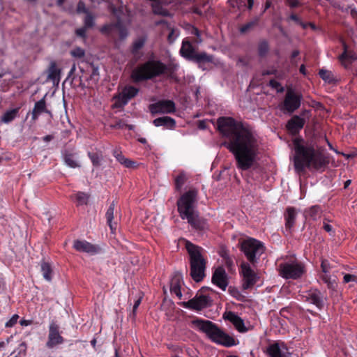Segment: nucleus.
Here are the masks:
<instances>
[{
	"mask_svg": "<svg viewBox=\"0 0 357 357\" xmlns=\"http://www.w3.org/2000/svg\"><path fill=\"white\" fill-rule=\"evenodd\" d=\"M217 127L222 137L228 140L222 145L234 155L236 167L241 171L252 168L257 161L259 149L253 131L231 117H220Z\"/></svg>",
	"mask_w": 357,
	"mask_h": 357,
	"instance_id": "nucleus-1",
	"label": "nucleus"
},
{
	"mask_svg": "<svg viewBox=\"0 0 357 357\" xmlns=\"http://www.w3.org/2000/svg\"><path fill=\"white\" fill-rule=\"evenodd\" d=\"M295 155L294 169L298 174L305 172L306 169L319 170L328 163V158L322 153L313 140L304 141L301 137L293 140Z\"/></svg>",
	"mask_w": 357,
	"mask_h": 357,
	"instance_id": "nucleus-2",
	"label": "nucleus"
},
{
	"mask_svg": "<svg viewBox=\"0 0 357 357\" xmlns=\"http://www.w3.org/2000/svg\"><path fill=\"white\" fill-rule=\"evenodd\" d=\"M178 68V66L175 63L166 65L160 60L149 59L132 70L131 78L135 82L153 79L162 75L172 78Z\"/></svg>",
	"mask_w": 357,
	"mask_h": 357,
	"instance_id": "nucleus-3",
	"label": "nucleus"
},
{
	"mask_svg": "<svg viewBox=\"0 0 357 357\" xmlns=\"http://www.w3.org/2000/svg\"><path fill=\"white\" fill-rule=\"evenodd\" d=\"M192 325L204 333L213 342L231 347L238 344V340L225 333L217 324L209 321L196 318L192 321Z\"/></svg>",
	"mask_w": 357,
	"mask_h": 357,
	"instance_id": "nucleus-4",
	"label": "nucleus"
},
{
	"mask_svg": "<svg viewBox=\"0 0 357 357\" xmlns=\"http://www.w3.org/2000/svg\"><path fill=\"white\" fill-rule=\"evenodd\" d=\"M186 249L190 255V275L195 282H199L205 277L206 269V261L201 254V248L187 242Z\"/></svg>",
	"mask_w": 357,
	"mask_h": 357,
	"instance_id": "nucleus-5",
	"label": "nucleus"
},
{
	"mask_svg": "<svg viewBox=\"0 0 357 357\" xmlns=\"http://www.w3.org/2000/svg\"><path fill=\"white\" fill-rule=\"evenodd\" d=\"M180 54L187 60L196 63L203 70H206V68L204 67L205 63L213 62V55L205 52H197L194 46L188 40H183Z\"/></svg>",
	"mask_w": 357,
	"mask_h": 357,
	"instance_id": "nucleus-6",
	"label": "nucleus"
},
{
	"mask_svg": "<svg viewBox=\"0 0 357 357\" xmlns=\"http://www.w3.org/2000/svg\"><path fill=\"white\" fill-rule=\"evenodd\" d=\"M240 250L248 261L255 266L265 252L266 248L261 241L253 238H248L241 242Z\"/></svg>",
	"mask_w": 357,
	"mask_h": 357,
	"instance_id": "nucleus-7",
	"label": "nucleus"
},
{
	"mask_svg": "<svg viewBox=\"0 0 357 357\" xmlns=\"http://www.w3.org/2000/svg\"><path fill=\"white\" fill-rule=\"evenodd\" d=\"M197 191L190 190L185 192L177 201L178 211L182 220L197 212L196 210Z\"/></svg>",
	"mask_w": 357,
	"mask_h": 357,
	"instance_id": "nucleus-8",
	"label": "nucleus"
},
{
	"mask_svg": "<svg viewBox=\"0 0 357 357\" xmlns=\"http://www.w3.org/2000/svg\"><path fill=\"white\" fill-rule=\"evenodd\" d=\"M304 272L305 267L301 263H282L279 266L280 275L285 279L297 280Z\"/></svg>",
	"mask_w": 357,
	"mask_h": 357,
	"instance_id": "nucleus-9",
	"label": "nucleus"
},
{
	"mask_svg": "<svg viewBox=\"0 0 357 357\" xmlns=\"http://www.w3.org/2000/svg\"><path fill=\"white\" fill-rule=\"evenodd\" d=\"M302 95L295 93L293 90L289 89L285 95L281 110L284 113L289 114L297 110L301 104Z\"/></svg>",
	"mask_w": 357,
	"mask_h": 357,
	"instance_id": "nucleus-10",
	"label": "nucleus"
},
{
	"mask_svg": "<svg viewBox=\"0 0 357 357\" xmlns=\"http://www.w3.org/2000/svg\"><path fill=\"white\" fill-rule=\"evenodd\" d=\"M211 301L208 296L197 293L193 298L181 302L179 305L184 308L199 311L210 306Z\"/></svg>",
	"mask_w": 357,
	"mask_h": 357,
	"instance_id": "nucleus-11",
	"label": "nucleus"
},
{
	"mask_svg": "<svg viewBox=\"0 0 357 357\" xmlns=\"http://www.w3.org/2000/svg\"><path fill=\"white\" fill-rule=\"evenodd\" d=\"M241 273L243 275L242 287L243 289H249L253 287L258 282L259 275L252 269L248 262H243L241 265Z\"/></svg>",
	"mask_w": 357,
	"mask_h": 357,
	"instance_id": "nucleus-12",
	"label": "nucleus"
},
{
	"mask_svg": "<svg viewBox=\"0 0 357 357\" xmlns=\"http://www.w3.org/2000/svg\"><path fill=\"white\" fill-rule=\"evenodd\" d=\"M149 109L152 115L158 114H172L176 110L174 101L170 100H162L149 106Z\"/></svg>",
	"mask_w": 357,
	"mask_h": 357,
	"instance_id": "nucleus-13",
	"label": "nucleus"
},
{
	"mask_svg": "<svg viewBox=\"0 0 357 357\" xmlns=\"http://www.w3.org/2000/svg\"><path fill=\"white\" fill-rule=\"evenodd\" d=\"M100 31L102 34L109 36H113L116 31L121 40H124L128 36V31L120 19L116 22L105 24Z\"/></svg>",
	"mask_w": 357,
	"mask_h": 357,
	"instance_id": "nucleus-14",
	"label": "nucleus"
},
{
	"mask_svg": "<svg viewBox=\"0 0 357 357\" xmlns=\"http://www.w3.org/2000/svg\"><path fill=\"white\" fill-rule=\"evenodd\" d=\"M302 296L304 301L314 305L319 310L324 308L326 298L317 289H311L304 292Z\"/></svg>",
	"mask_w": 357,
	"mask_h": 357,
	"instance_id": "nucleus-15",
	"label": "nucleus"
},
{
	"mask_svg": "<svg viewBox=\"0 0 357 357\" xmlns=\"http://www.w3.org/2000/svg\"><path fill=\"white\" fill-rule=\"evenodd\" d=\"M64 339L59 333V326L56 321H52L49 326L48 340L46 347L52 349L55 346L63 343Z\"/></svg>",
	"mask_w": 357,
	"mask_h": 357,
	"instance_id": "nucleus-16",
	"label": "nucleus"
},
{
	"mask_svg": "<svg viewBox=\"0 0 357 357\" xmlns=\"http://www.w3.org/2000/svg\"><path fill=\"white\" fill-rule=\"evenodd\" d=\"M212 283L225 291L228 286V275L222 266H218L214 271L212 278Z\"/></svg>",
	"mask_w": 357,
	"mask_h": 357,
	"instance_id": "nucleus-17",
	"label": "nucleus"
},
{
	"mask_svg": "<svg viewBox=\"0 0 357 357\" xmlns=\"http://www.w3.org/2000/svg\"><path fill=\"white\" fill-rule=\"evenodd\" d=\"M305 123L304 118L294 115L287 123L286 128L287 130L293 135H296L303 128Z\"/></svg>",
	"mask_w": 357,
	"mask_h": 357,
	"instance_id": "nucleus-18",
	"label": "nucleus"
},
{
	"mask_svg": "<svg viewBox=\"0 0 357 357\" xmlns=\"http://www.w3.org/2000/svg\"><path fill=\"white\" fill-rule=\"evenodd\" d=\"M73 248L78 252H86L90 255L97 254L99 248L84 240H75L73 243Z\"/></svg>",
	"mask_w": 357,
	"mask_h": 357,
	"instance_id": "nucleus-19",
	"label": "nucleus"
},
{
	"mask_svg": "<svg viewBox=\"0 0 357 357\" xmlns=\"http://www.w3.org/2000/svg\"><path fill=\"white\" fill-rule=\"evenodd\" d=\"M188 223L195 229L197 231H205L208 229V225L207 224L206 220L200 217L199 215V212L195 213L191 216L188 217L185 219Z\"/></svg>",
	"mask_w": 357,
	"mask_h": 357,
	"instance_id": "nucleus-20",
	"label": "nucleus"
},
{
	"mask_svg": "<svg viewBox=\"0 0 357 357\" xmlns=\"http://www.w3.org/2000/svg\"><path fill=\"white\" fill-rule=\"evenodd\" d=\"M267 353L271 357H289L290 353L284 344L274 343L267 348Z\"/></svg>",
	"mask_w": 357,
	"mask_h": 357,
	"instance_id": "nucleus-21",
	"label": "nucleus"
},
{
	"mask_svg": "<svg viewBox=\"0 0 357 357\" xmlns=\"http://www.w3.org/2000/svg\"><path fill=\"white\" fill-rule=\"evenodd\" d=\"M343 49L344 51L342 54L339 56V60L342 65H343L344 68H347L357 59V54L355 52L349 50L348 46L344 43H343Z\"/></svg>",
	"mask_w": 357,
	"mask_h": 357,
	"instance_id": "nucleus-22",
	"label": "nucleus"
},
{
	"mask_svg": "<svg viewBox=\"0 0 357 357\" xmlns=\"http://www.w3.org/2000/svg\"><path fill=\"white\" fill-rule=\"evenodd\" d=\"M297 212L294 207H287L284 214L285 220V229L287 234L291 232L296 219Z\"/></svg>",
	"mask_w": 357,
	"mask_h": 357,
	"instance_id": "nucleus-23",
	"label": "nucleus"
},
{
	"mask_svg": "<svg viewBox=\"0 0 357 357\" xmlns=\"http://www.w3.org/2000/svg\"><path fill=\"white\" fill-rule=\"evenodd\" d=\"M224 319L229 320L233 324L236 329L240 333H244L248 331L245 326L243 320L233 312H229L224 315Z\"/></svg>",
	"mask_w": 357,
	"mask_h": 357,
	"instance_id": "nucleus-24",
	"label": "nucleus"
},
{
	"mask_svg": "<svg viewBox=\"0 0 357 357\" xmlns=\"http://www.w3.org/2000/svg\"><path fill=\"white\" fill-rule=\"evenodd\" d=\"M47 73V79L51 80L54 84L58 85L61 79V70L57 67L55 61L50 62Z\"/></svg>",
	"mask_w": 357,
	"mask_h": 357,
	"instance_id": "nucleus-25",
	"label": "nucleus"
},
{
	"mask_svg": "<svg viewBox=\"0 0 357 357\" xmlns=\"http://www.w3.org/2000/svg\"><path fill=\"white\" fill-rule=\"evenodd\" d=\"M153 123L156 127L163 126L167 129H174L176 126V121L170 116L159 117L153 120Z\"/></svg>",
	"mask_w": 357,
	"mask_h": 357,
	"instance_id": "nucleus-26",
	"label": "nucleus"
},
{
	"mask_svg": "<svg viewBox=\"0 0 357 357\" xmlns=\"http://www.w3.org/2000/svg\"><path fill=\"white\" fill-rule=\"evenodd\" d=\"M146 41L145 36H141L135 40L131 47V53L137 59H139L142 54L140 50L144 47Z\"/></svg>",
	"mask_w": 357,
	"mask_h": 357,
	"instance_id": "nucleus-27",
	"label": "nucleus"
},
{
	"mask_svg": "<svg viewBox=\"0 0 357 357\" xmlns=\"http://www.w3.org/2000/svg\"><path fill=\"white\" fill-rule=\"evenodd\" d=\"M181 275L176 273L172 278L170 285L171 293L176 294L179 299H181L182 297V293L181 291Z\"/></svg>",
	"mask_w": 357,
	"mask_h": 357,
	"instance_id": "nucleus-28",
	"label": "nucleus"
},
{
	"mask_svg": "<svg viewBox=\"0 0 357 357\" xmlns=\"http://www.w3.org/2000/svg\"><path fill=\"white\" fill-rule=\"evenodd\" d=\"M115 205H116L115 202L113 201L110 204L109 208L107 210L106 214H105V217L107 219V223L109 225L112 232H113V233L116 229V227H117V222H113V219L114 218V213Z\"/></svg>",
	"mask_w": 357,
	"mask_h": 357,
	"instance_id": "nucleus-29",
	"label": "nucleus"
},
{
	"mask_svg": "<svg viewBox=\"0 0 357 357\" xmlns=\"http://www.w3.org/2000/svg\"><path fill=\"white\" fill-rule=\"evenodd\" d=\"M114 157L116 160L127 168H131L135 167L136 162L126 158L119 149H114L112 153Z\"/></svg>",
	"mask_w": 357,
	"mask_h": 357,
	"instance_id": "nucleus-30",
	"label": "nucleus"
},
{
	"mask_svg": "<svg viewBox=\"0 0 357 357\" xmlns=\"http://www.w3.org/2000/svg\"><path fill=\"white\" fill-rule=\"evenodd\" d=\"M162 3H167V0H152V9L155 14L167 16L169 12L162 6Z\"/></svg>",
	"mask_w": 357,
	"mask_h": 357,
	"instance_id": "nucleus-31",
	"label": "nucleus"
},
{
	"mask_svg": "<svg viewBox=\"0 0 357 357\" xmlns=\"http://www.w3.org/2000/svg\"><path fill=\"white\" fill-rule=\"evenodd\" d=\"M321 208L318 205H314L304 211L305 217H310L312 220H317L321 214Z\"/></svg>",
	"mask_w": 357,
	"mask_h": 357,
	"instance_id": "nucleus-32",
	"label": "nucleus"
},
{
	"mask_svg": "<svg viewBox=\"0 0 357 357\" xmlns=\"http://www.w3.org/2000/svg\"><path fill=\"white\" fill-rule=\"evenodd\" d=\"M113 98L115 100V102L114 104V107L115 108H122L127 105L129 101L122 91L114 96Z\"/></svg>",
	"mask_w": 357,
	"mask_h": 357,
	"instance_id": "nucleus-33",
	"label": "nucleus"
},
{
	"mask_svg": "<svg viewBox=\"0 0 357 357\" xmlns=\"http://www.w3.org/2000/svg\"><path fill=\"white\" fill-rule=\"evenodd\" d=\"M40 269L43 278L47 281H51L52 269L50 264L46 261H42L40 264Z\"/></svg>",
	"mask_w": 357,
	"mask_h": 357,
	"instance_id": "nucleus-34",
	"label": "nucleus"
},
{
	"mask_svg": "<svg viewBox=\"0 0 357 357\" xmlns=\"http://www.w3.org/2000/svg\"><path fill=\"white\" fill-rule=\"evenodd\" d=\"M319 75L325 82L328 84H331L335 82L334 75L330 70L321 69L319 71Z\"/></svg>",
	"mask_w": 357,
	"mask_h": 357,
	"instance_id": "nucleus-35",
	"label": "nucleus"
},
{
	"mask_svg": "<svg viewBox=\"0 0 357 357\" xmlns=\"http://www.w3.org/2000/svg\"><path fill=\"white\" fill-rule=\"evenodd\" d=\"M18 113V109H13L11 110L6 112L1 116V121L5 123H8L13 121Z\"/></svg>",
	"mask_w": 357,
	"mask_h": 357,
	"instance_id": "nucleus-36",
	"label": "nucleus"
},
{
	"mask_svg": "<svg viewBox=\"0 0 357 357\" xmlns=\"http://www.w3.org/2000/svg\"><path fill=\"white\" fill-rule=\"evenodd\" d=\"M45 97L46 95L42 99L35 103L34 107L33 109L35 112H37L39 114H42L43 112L50 113L46 107Z\"/></svg>",
	"mask_w": 357,
	"mask_h": 357,
	"instance_id": "nucleus-37",
	"label": "nucleus"
},
{
	"mask_svg": "<svg viewBox=\"0 0 357 357\" xmlns=\"http://www.w3.org/2000/svg\"><path fill=\"white\" fill-rule=\"evenodd\" d=\"M88 156L93 166L99 167L100 165L102 159V155L100 152H89Z\"/></svg>",
	"mask_w": 357,
	"mask_h": 357,
	"instance_id": "nucleus-38",
	"label": "nucleus"
},
{
	"mask_svg": "<svg viewBox=\"0 0 357 357\" xmlns=\"http://www.w3.org/2000/svg\"><path fill=\"white\" fill-rule=\"evenodd\" d=\"M322 281L327 284L329 289L334 290L337 287V283L335 280H332L328 273H324L320 276Z\"/></svg>",
	"mask_w": 357,
	"mask_h": 357,
	"instance_id": "nucleus-39",
	"label": "nucleus"
},
{
	"mask_svg": "<svg viewBox=\"0 0 357 357\" xmlns=\"http://www.w3.org/2000/svg\"><path fill=\"white\" fill-rule=\"evenodd\" d=\"M259 21V18L258 17H255L250 22L246 23L245 24L243 25L240 28V32L241 33H245L252 29L253 27L257 26L258 24V22Z\"/></svg>",
	"mask_w": 357,
	"mask_h": 357,
	"instance_id": "nucleus-40",
	"label": "nucleus"
},
{
	"mask_svg": "<svg viewBox=\"0 0 357 357\" xmlns=\"http://www.w3.org/2000/svg\"><path fill=\"white\" fill-rule=\"evenodd\" d=\"M138 91L139 89L132 86L124 87L122 90V93L125 94L129 100L134 98L138 93Z\"/></svg>",
	"mask_w": 357,
	"mask_h": 357,
	"instance_id": "nucleus-41",
	"label": "nucleus"
},
{
	"mask_svg": "<svg viewBox=\"0 0 357 357\" xmlns=\"http://www.w3.org/2000/svg\"><path fill=\"white\" fill-rule=\"evenodd\" d=\"M63 160L65 163L72 168L78 167L77 162L74 160L73 155L70 153L66 151L63 153Z\"/></svg>",
	"mask_w": 357,
	"mask_h": 357,
	"instance_id": "nucleus-42",
	"label": "nucleus"
},
{
	"mask_svg": "<svg viewBox=\"0 0 357 357\" xmlns=\"http://www.w3.org/2000/svg\"><path fill=\"white\" fill-rule=\"evenodd\" d=\"M95 25V17L92 14L91 12H89L88 14H86L84 19V26L87 29H91Z\"/></svg>",
	"mask_w": 357,
	"mask_h": 357,
	"instance_id": "nucleus-43",
	"label": "nucleus"
},
{
	"mask_svg": "<svg viewBox=\"0 0 357 357\" xmlns=\"http://www.w3.org/2000/svg\"><path fill=\"white\" fill-rule=\"evenodd\" d=\"M269 50V45L266 40H262L258 45V54L261 57L265 56Z\"/></svg>",
	"mask_w": 357,
	"mask_h": 357,
	"instance_id": "nucleus-44",
	"label": "nucleus"
},
{
	"mask_svg": "<svg viewBox=\"0 0 357 357\" xmlns=\"http://www.w3.org/2000/svg\"><path fill=\"white\" fill-rule=\"evenodd\" d=\"M75 197L79 205L86 204L88 202L89 196L84 192H79L75 195Z\"/></svg>",
	"mask_w": 357,
	"mask_h": 357,
	"instance_id": "nucleus-45",
	"label": "nucleus"
},
{
	"mask_svg": "<svg viewBox=\"0 0 357 357\" xmlns=\"http://www.w3.org/2000/svg\"><path fill=\"white\" fill-rule=\"evenodd\" d=\"M186 181L185 175L183 173L179 174L175 178V188L176 190H181Z\"/></svg>",
	"mask_w": 357,
	"mask_h": 357,
	"instance_id": "nucleus-46",
	"label": "nucleus"
},
{
	"mask_svg": "<svg viewBox=\"0 0 357 357\" xmlns=\"http://www.w3.org/2000/svg\"><path fill=\"white\" fill-rule=\"evenodd\" d=\"M70 54L75 58L81 59L85 56V51L79 47H77L70 51Z\"/></svg>",
	"mask_w": 357,
	"mask_h": 357,
	"instance_id": "nucleus-47",
	"label": "nucleus"
},
{
	"mask_svg": "<svg viewBox=\"0 0 357 357\" xmlns=\"http://www.w3.org/2000/svg\"><path fill=\"white\" fill-rule=\"evenodd\" d=\"M76 11L77 13L88 14L90 11L86 7L85 3L82 1H79L77 5Z\"/></svg>",
	"mask_w": 357,
	"mask_h": 357,
	"instance_id": "nucleus-48",
	"label": "nucleus"
},
{
	"mask_svg": "<svg viewBox=\"0 0 357 357\" xmlns=\"http://www.w3.org/2000/svg\"><path fill=\"white\" fill-rule=\"evenodd\" d=\"M269 86L273 89H275L279 93L284 91V87L281 86L280 82L275 80L274 79H272L269 81Z\"/></svg>",
	"mask_w": 357,
	"mask_h": 357,
	"instance_id": "nucleus-49",
	"label": "nucleus"
},
{
	"mask_svg": "<svg viewBox=\"0 0 357 357\" xmlns=\"http://www.w3.org/2000/svg\"><path fill=\"white\" fill-rule=\"evenodd\" d=\"M321 268L324 273H328L331 269V265L328 260L323 259L321 261Z\"/></svg>",
	"mask_w": 357,
	"mask_h": 357,
	"instance_id": "nucleus-50",
	"label": "nucleus"
},
{
	"mask_svg": "<svg viewBox=\"0 0 357 357\" xmlns=\"http://www.w3.org/2000/svg\"><path fill=\"white\" fill-rule=\"evenodd\" d=\"M191 33L195 35L197 37V38L195 40L196 43L199 44L202 42V39L201 35H200V31L197 28L192 26V30H191Z\"/></svg>",
	"mask_w": 357,
	"mask_h": 357,
	"instance_id": "nucleus-51",
	"label": "nucleus"
},
{
	"mask_svg": "<svg viewBox=\"0 0 357 357\" xmlns=\"http://www.w3.org/2000/svg\"><path fill=\"white\" fill-rule=\"evenodd\" d=\"M87 28L85 27V26H82V27H80L79 29H77L75 30V33L77 36L79 37H81L84 39H85L86 38V31H87Z\"/></svg>",
	"mask_w": 357,
	"mask_h": 357,
	"instance_id": "nucleus-52",
	"label": "nucleus"
},
{
	"mask_svg": "<svg viewBox=\"0 0 357 357\" xmlns=\"http://www.w3.org/2000/svg\"><path fill=\"white\" fill-rule=\"evenodd\" d=\"M142 296H140L135 301V303H134V305L132 307V313L130 314V317L132 316V319H135V315H136V312H137V310L139 307V305H140L141 303V301H142Z\"/></svg>",
	"mask_w": 357,
	"mask_h": 357,
	"instance_id": "nucleus-53",
	"label": "nucleus"
},
{
	"mask_svg": "<svg viewBox=\"0 0 357 357\" xmlns=\"http://www.w3.org/2000/svg\"><path fill=\"white\" fill-rule=\"evenodd\" d=\"M289 19L294 21L296 23L300 24L304 29L307 27V24L302 22L300 18L296 14L292 13L291 15H290Z\"/></svg>",
	"mask_w": 357,
	"mask_h": 357,
	"instance_id": "nucleus-54",
	"label": "nucleus"
},
{
	"mask_svg": "<svg viewBox=\"0 0 357 357\" xmlns=\"http://www.w3.org/2000/svg\"><path fill=\"white\" fill-rule=\"evenodd\" d=\"M343 281L344 283H348L351 281L357 282V276L351 274H345L343 278Z\"/></svg>",
	"mask_w": 357,
	"mask_h": 357,
	"instance_id": "nucleus-55",
	"label": "nucleus"
},
{
	"mask_svg": "<svg viewBox=\"0 0 357 357\" xmlns=\"http://www.w3.org/2000/svg\"><path fill=\"white\" fill-rule=\"evenodd\" d=\"M19 316L14 314L5 324L6 327H13L17 321Z\"/></svg>",
	"mask_w": 357,
	"mask_h": 357,
	"instance_id": "nucleus-56",
	"label": "nucleus"
},
{
	"mask_svg": "<svg viewBox=\"0 0 357 357\" xmlns=\"http://www.w3.org/2000/svg\"><path fill=\"white\" fill-rule=\"evenodd\" d=\"M178 36V33H176V31L174 29H172L169 32V33L168 34V37H167V39H168V41L169 43H172L175 39L177 38Z\"/></svg>",
	"mask_w": 357,
	"mask_h": 357,
	"instance_id": "nucleus-57",
	"label": "nucleus"
},
{
	"mask_svg": "<svg viewBox=\"0 0 357 357\" xmlns=\"http://www.w3.org/2000/svg\"><path fill=\"white\" fill-rule=\"evenodd\" d=\"M287 3L291 8H296L300 5L298 0H287Z\"/></svg>",
	"mask_w": 357,
	"mask_h": 357,
	"instance_id": "nucleus-58",
	"label": "nucleus"
},
{
	"mask_svg": "<svg viewBox=\"0 0 357 357\" xmlns=\"http://www.w3.org/2000/svg\"><path fill=\"white\" fill-rule=\"evenodd\" d=\"M277 70L275 68H272L270 70H264L262 73L263 75H275L277 73Z\"/></svg>",
	"mask_w": 357,
	"mask_h": 357,
	"instance_id": "nucleus-59",
	"label": "nucleus"
},
{
	"mask_svg": "<svg viewBox=\"0 0 357 357\" xmlns=\"http://www.w3.org/2000/svg\"><path fill=\"white\" fill-rule=\"evenodd\" d=\"M348 9H349V13L351 14V15L354 18V19H356L357 18V10L355 8H352L351 6H349L348 8Z\"/></svg>",
	"mask_w": 357,
	"mask_h": 357,
	"instance_id": "nucleus-60",
	"label": "nucleus"
},
{
	"mask_svg": "<svg viewBox=\"0 0 357 357\" xmlns=\"http://www.w3.org/2000/svg\"><path fill=\"white\" fill-rule=\"evenodd\" d=\"M323 228L327 232H331L333 231L332 226L327 223H324Z\"/></svg>",
	"mask_w": 357,
	"mask_h": 357,
	"instance_id": "nucleus-61",
	"label": "nucleus"
},
{
	"mask_svg": "<svg viewBox=\"0 0 357 357\" xmlns=\"http://www.w3.org/2000/svg\"><path fill=\"white\" fill-rule=\"evenodd\" d=\"M75 70H76V66L74 63L72 66L71 69H70V70L68 73V77H67L66 79H69L72 76V75L74 74V73L75 72Z\"/></svg>",
	"mask_w": 357,
	"mask_h": 357,
	"instance_id": "nucleus-62",
	"label": "nucleus"
},
{
	"mask_svg": "<svg viewBox=\"0 0 357 357\" xmlns=\"http://www.w3.org/2000/svg\"><path fill=\"white\" fill-rule=\"evenodd\" d=\"M112 127L114 128H121L122 129V128H125V123L121 122V121H119V122L116 123Z\"/></svg>",
	"mask_w": 357,
	"mask_h": 357,
	"instance_id": "nucleus-63",
	"label": "nucleus"
},
{
	"mask_svg": "<svg viewBox=\"0 0 357 357\" xmlns=\"http://www.w3.org/2000/svg\"><path fill=\"white\" fill-rule=\"evenodd\" d=\"M40 114L38 113L37 112H35V111L33 109L31 113V119L33 121H36L38 119V116Z\"/></svg>",
	"mask_w": 357,
	"mask_h": 357,
	"instance_id": "nucleus-64",
	"label": "nucleus"
}]
</instances>
